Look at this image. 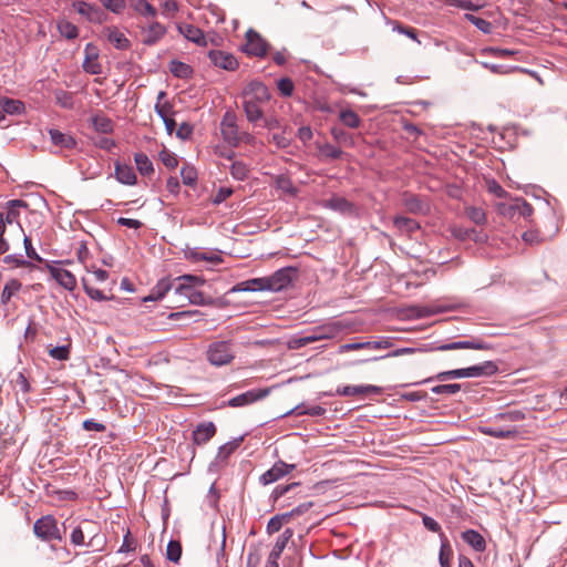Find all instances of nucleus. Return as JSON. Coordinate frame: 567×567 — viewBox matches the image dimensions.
Masks as SVG:
<instances>
[{
  "instance_id": "603ef678",
  "label": "nucleus",
  "mask_w": 567,
  "mask_h": 567,
  "mask_svg": "<svg viewBox=\"0 0 567 567\" xmlns=\"http://www.w3.org/2000/svg\"><path fill=\"white\" fill-rule=\"evenodd\" d=\"M525 419V414L522 411H508L504 413H498L494 416L495 421H505V422H519Z\"/></svg>"
},
{
  "instance_id": "f257e3e1",
  "label": "nucleus",
  "mask_w": 567,
  "mask_h": 567,
  "mask_svg": "<svg viewBox=\"0 0 567 567\" xmlns=\"http://www.w3.org/2000/svg\"><path fill=\"white\" fill-rule=\"evenodd\" d=\"M243 107L248 122L256 124L264 118L262 106L270 100L268 87L258 81L250 82L243 91Z\"/></svg>"
},
{
  "instance_id": "a211bd4d",
  "label": "nucleus",
  "mask_w": 567,
  "mask_h": 567,
  "mask_svg": "<svg viewBox=\"0 0 567 567\" xmlns=\"http://www.w3.org/2000/svg\"><path fill=\"white\" fill-rule=\"evenodd\" d=\"M338 333L334 324H323L313 328L308 334L303 336L306 346L326 339H332Z\"/></svg>"
},
{
  "instance_id": "3c124183",
  "label": "nucleus",
  "mask_w": 567,
  "mask_h": 567,
  "mask_svg": "<svg viewBox=\"0 0 567 567\" xmlns=\"http://www.w3.org/2000/svg\"><path fill=\"white\" fill-rule=\"evenodd\" d=\"M167 559L173 563H178L182 556V546L179 542L171 540L166 548Z\"/></svg>"
},
{
  "instance_id": "2f4dec72",
  "label": "nucleus",
  "mask_w": 567,
  "mask_h": 567,
  "mask_svg": "<svg viewBox=\"0 0 567 567\" xmlns=\"http://www.w3.org/2000/svg\"><path fill=\"white\" fill-rule=\"evenodd\" d=\"M0 107L2 113L20 114L24 110V104L19 100L0 97Z\"/></svg>"
},
{
  "instance_id": "aec40b11",
  "label": "nucleus",
  "mask_w": 567,
  "mask_h": 567,
  "mask_svg": "<svg viewBox=\"0 0 567 567\" xmlns=\"http://www.w3.org/2000/svg\"><path fill=\"white\" fill-rule=\"evenodd\" d=\"M216 434V426L213 422L199 423L193 431V443L195 445L206 444Z\"/></svg>"
},
{
  "instance_id": "f03ea898",
  "label": "nucleus",
  "mask_w": 567,
  "mask_h": 567,
  "mask_svg": "<svg viewBox=\"0 0 567 567\" xmlns=\"http://www.w3.org/2000/svg\"><path fill=\"white\" fill-rule=\"evenodd\" d=\"M219 127L223 141L230 147H238L240 144L255 145L256 143L252 134L239 130L237 115L231 110L225 112Z\"/></svg>"
},
{
  "instance_id": "69168bd1",
  "label": "nucleus",
  "mask_w": 567,
  "mask_h": 567,
  "mask_svg": "<svg viewBox=\"0 0 567 567\" xmlns=\"http://www.w3.org/2000/svg\"><path fill=\"white\" fill-rule=\"evenodd\" d=\"M404 205L411 213H420L423 210L422 202L414 195L405 197Z\"/></svg>"
},
{
  "instance_id": "2eb2a0df",
  "label": "nucleus",
  "mask_w": 567,
  "mask_h": 567,
  "mask_svg": "<svg viewBox=\"0 0 567 567\" xmlns=\"http://www.w3.org/2000/svg\"><path fill=\"white\" fill-rule=\"evenodd\" d=\"M204 284L200 277L184 275L173 282V290L176 295L183 296L186 299L189 298L190 293L195 290V286Z\"/></svg>"
},
{
  "instance_id": "412c9836",
  "label": "nucleus",
  "mask_w": 567,
  "mask_h": 567,
  "mask_svg": "<svg viewBox=\"0 0 567 567\" xmlns=\"http://www.w3.org/2000/svg\"><path fill=\"white\" fill-rule=\"evenodd\" d=\"M177 29L188 41H192L199 47L207 45L206 37L199 28L189 23H181Z\"/></svg>"
},
{
  "instance_id": "37998d69",
  "label": "nucleus",
  "mask_w": 567,
  "mask_h": 567,
  "mask_svg": "<svg viewBox=\"0 0 567 567\" xmlns=\"http://www.w3.org/2000/svg\"><path fill=\"white\" fill-rule=\"evenodd\" d=\"M187 257L194 261L206 260V261H209L213 264H217V262L221 261L220 257L217 254L204 252V251H199V250H190L187 254Z\"/></svg>"
},
{
  "instance_id": "774afa93",
  "label": "nucleus",
  "mask_w": 567,
  "mask_h": 567,
  "mask_svg": "<svg viewBox=\"0 0 567 567\" xmlns=\"http://www.w3.org/2000/svg\"><path fill=\"white\" fill-rule=\"evenodd\" d=\"M277 87L284 96H290L295 86L290 79L282 78L277 82Z\"/></svg>"
},
{
  "instance_id": "39448f33",
  "label": "nucleus",
  "mask_w": 567,
  "mask_h": 567,
  "mask_svg": "<svg viewBox=\"0 0 567 567\" xmlns=\"http://www.w3.org/2000/svg\"><path fill=\"white\" fill-rule=\"evenodd\" d=\"M208 362L215 367L229 364L235 359V351L230 341H214L206 351Z\"/></svg>"
},
{
  "instance_id": "864d4df0",
  "label": "nucleus",
  "mask_w": 567,
  "mask_h": 567,
  "mask_svg": "<svg viewBox=\"0 0 567 567\" xmlns=\"http://www.w3.org/2000/svg\"><path fill=\"white\" fill-rule=\"evenodd\" d=\"M82 284H83V288H84V291L86 292V295L93 299V300H97V301H103V300H107L109 298L103 293V291H101L100 289H96L94 287H92L89 282V279L86 278H82Z\"/></svg>"
},
{
  "instance_id": "49530a36",
  "label": "nucleus",
  "mask_w": 567,
  "mask_h": 567,
  "mask_svg": "<svg viewBox=\"0 0 567 567\" xmlns=\"http://www.w3.org/2000/svg\"><path fill=\"white\" fill-rule=\"evenodd\" d=\"M276 186L278 189H281L284 193L289 194L291 196L297 195V188L292 184L291 179L287 176L280 175L276 179Z\"/></svg>"
},
{
  "instance_id": "0eeeda50",
  "label": "nucleus",
  "mask_w": 567,
  "mask_h": 567,
  "mask_svg": "<svg viewBox=\"0 0 567 567\" xmlns=\"http://www.w3.org/2000/svg\"><path fill=\"white\" fill-rule=\"evenodd\" d=\"M246 42L243 51L249 56L264 58L269 50V43L255 30L249 29L246 32Z\"/></svg>"
},
{
  "instance_id": "ddd939ff",
  "label": "nucleus",
  "mask_w": 567,
  "mask_h": 567,
  "mask_svg": "<svg viewBox=\"0 0 567 567\" xmlns=\"http://www.w3.org/2000/svg\"><path fill=\"white\" fill-rule=\"evenodd\" d=\"M383 389L378 385H344L336 390V394L340 396H364V395H379Z\"/></svg>"
},
{
  "instance_id": "0e129e2a",
  "label": "nucleus",
  "mask_w": 567,
  "mask_h": 567,
  "mask_svg": "<svg viewBox=\"0 0 567 567\" xmlns=\"http://www.w3.org/2000/svg\"><path fill=\"white\" fill-rule=\"evenodd\" d=\"M159 159L162 161V163L167 167V168H175L177 165H178V161H177V157L174 153L167 151V150H163L161 153H159Z\"/></svg>"
},
{
  "instance_id": "4c0bfd02",
  "label": "nucleus",
  "mask_w": 567,
  "mask_h": 567,
  "mask_svg": "<svg viewBox=\"0 0 567 567\" xmlns=\"http://www.w3.org/2000/svg\"><path fill=\"white\" fill-rule=\"evenodd\" d=\"M171 289H173V282H169L168 280H161L158 284L154 287L151 295L146 297L144 300H159L162 299Z\"/></svg>"
},
{
  "instance_id": "8fccbe9b",
  "label": "nucleus",
  "mask_w": 567,
  "mask_h": 567,
  "mask_svg": "<svg viewBox=\"0 0 567 567\" xmlns=\"http://www.w3.org/2000/svg\"><path fill=\"white\" fill-rule=\"evenodd\" d=\"M466 215L476 225H483L486 221V214L481 207H467Z\"/></svg>"
},
{
  "instance_id": "bf43d9fd",
  "label": "nucleus",
  "mask_w": 567,
  "mask_h": 567,
  "mask_svg": "<svg viewBox=\"0 0 567 567\" xmlns=\"http://www.w3.org/2000/svg\"><path fill=\"white\" fill-rule=\"evenodd\" d=\"M182 181L185 185L193 186L197 181V172L192 166H183L181 169Z\"/></svg>"
},
{
  "instance_id": "20e7f679",
  "label": "nucleus",
  "mask_w": 567,
  "mask_h": 567,
  "mask_svg": "<svg viewBox=\"0 0 567 567\" xmlns=\"http://www.w3.org/2000/svg\"><path fill=\"white\" fill-rule=\"evenodd\" d=\"M71 544L74 546H89L104 545V539L99 536V526L95 522L83 520L81 524L73 527L70 536Z\"/></svg>"
},
{
  "instance_id": "9d476101",
  "label": "nucleus",
  "mask_w": 567,
  "mask_h": 567,
  "mask_svg": "<svg viewBox=\"0 0 567 567\" xmlns=\"http://www.w3.org/2000/svg\"><path fill=\"white\" fill-rule=\"evenodd\" d=\"M142 42L146 45H153L158 42L166 33V28L154 21H144L141 24Z\"/></svg>"
},
{
  "instance_id": "58836bf2",
  "label": "nucleus",
  "mask_w": 567,
  "mask_h": 567,
  "mask_svg": "<svg viewBox=\"0 0 567 567\" xmlns=\"http://www.w3.org/2000/svg\"><path fill=\"white\" fill-rule=\"evenodd\" d=\"M134 161H135L137 171L142 175H150L153 173V171H154L153 164L146 154L136 153L134 155Z\"/></svg>"
},
{
  "instance_id": "7c9ffc66",
  "label": "nucleus",
  "mask_w": 567,
  "mask_h": 567,
  "mask_svg": "<svg viewBox=\"0 0 567 567\" xmlns=\"http://www.w3.org/2000/svg\"><path fill=\"white\" fill-rule=\"evenodd\" d=\"M56 28L61 37L68 40H74L79 37L78 27L68 21L66 19H61L56 22Z\"/></svg>"
},
{
  "instance_id": "b1692460",
  "label": "nucleus",
  "mask_w": 567,
  "mask_h": 567,
  "mask_svg": "<svg viewBox=\"0 0 567 567\" xmlns=\"http://www.w3.org/2000/svg\"><path fill=\"white\" fill-rule=\"evenodd\" d=\"M460 349L489 350L491 346L483 341H455L451 343L441 344L435 348V350L439 351H450Z\"/></svg>"
},
{
  "instance_id": "680f3d73",
  "label": "nucleus",
  "mask_w": 567,
  "mask_h": 567,
  "mask_svg": "<svg viewBox=\"0 0 567 567\" xmlns=\"http://www.w3.org/2000/svg\"><path fill=\"white\" fill-rule=\"evenodd\" d=\"M102 6L113 13H122L126 7L125 0H100Z\"/></svg>"
},
{
  "instance_id": "1a4fd4ad",
  "label": "nucleus",
  "mask_w": 567,
  "mask_h": 567,
  "mask_svg": "<svg viewBox=\"0 0 567 567\" xmlns=\"http://www.w3.org/2000/svg\"><path fill=\"white\" fill-rule=\"evenodd\" d=\"M295 271L291 268H282L269 277H262L264 288L269 291H280L292 282Z\"/></svg>"
},
{
  "instance_id": "c756f323",
  "label": "nucleus",
  "mask_w": 567,
  "mask_h": 567,
  "mask_svg": "<svg viewBox=\"0 0 567 567\" xmlns=\"http://www.w3.org/2000/svg\"><path fill=\"white\" fill-rule=\"evenodd\" d=\"M91 123L94 130L99 133L109 134L113 132V122L104 114H96L92 116Z\"/></svg>"
},
{
  "instance_id": "de8ad7c7",
  "label": "nucleus",
  "mask_w": 567,
  "mask_h": 567,
  "mask_svg": "<svg viewBox=\"0 0 567 567\" xmlns=\"http://www.w3.org/2000/svg\"><path fill=\"white\" fill-rule=\"evenodd\" d=\"M296 413L297 415L308 414L311 416H321L326 413V409L320 405H313L308 409H303L302 405L296 406L293 410L288 412L287 414Z\"/></svg>"
},
{
  "instance_id": "72a5a7b5",
  "label": "nucleus",
  "mask_w": 567,
  "mask_h": 567,
  "mask_svg": "<svg viewBox=\"0 0 567 567\" xmlns=\"http://www.w3.org/2000/svg\"><path fill=\"white\" fill-rule=\"evenodd\" d=\"M534 208L530 204H528L525 200H515L509 207L508 213L514 216L515 214L524 217L529 218L533 215Z\"/></svg>"
},
{
  "instance_id": "473e14b6",
  "label": "nucleus",
  "mask_w": 567,
  "mask_h": 567,
  "mask_svg": "<svg viewBox=\"0 0 567 567\" xmlns=\"http://www.w3.org/2000/svg\"><path fill=\"white\" fill-rule=\"evenodd\" d=\"M393 223L398 230L405 234H412L420 228L416 220L408 217L398 216L394 218Z\"/></svg>"
},
{
  "instance_id": "7ed1b4c3",
  "label": "nucleus",
  "mask_w": 567,
  "mask_h": 567,
  "mask_svg": "<svg viewBox=\"0 0 567 567\" xmlns=\"http://www.w3.org/2000/svg\"><path fill=\"white\" fill-rule=\"evenodd\" d=\"M497 372V365L493 361H485L481 364L472 365L468 368L454 369L437 373L435 377L427 378L416 384L436 381H446L452 379L462 378H478L483 375H493Z\"/></svg>"
},
{
  "instance_id": "c03bdc74",
  "label": "nucleus",
  "mask_w": 567,
  "mask_h": 567,
  "mask_svg": "<svg viewBox=\"0 0 567 567\" xmlns=\"http://www.w3.org/2000/svg\"><path fill=\"white\" fill-rule=\"evenodd\" d=\"M293 536V530L291 528H286L282 534L278 537L274 548L271 549L272 553H276L278 555H281L285 550L288 542Z\"/></svg>"
},
{
  "instance_id": "5fc2aeb1",
  "label": "nucleus",
  "mask_w": 567,
  "mask_h": 567,
  "mask_svg": "<svg viewBox=\"0 0 567 567\" xmlns=\"http://www.w3.org/2000/svg\"><path fill=\"white\" fill-rule=\"evenodd\" d=\"M240 441L241 439L221 445L217 453V460L225 461L239 446Z\"/></svg>"
},
{
  "instance_id": "cd10ccee",
  "label": "nucleus",
  "mask_w": 567,
  "mask_h": 567,
  "mask_svg": "<svg viewBox=\"0 0 567 567\" xmlns=\"http://www.w3.org/2000/svg\"><path fill=\"white\" fill-rule=\"evenodd\" d=\"M462 539L476 551H484L486 549V542L477 530L467 529L463 532Z\"/></svg>"
},
{
  "instance_id": "a18cd8bd",
  "label": "nucleus",
  "mask_w": 567,
  "mask_h": 567,
  "mask_svg": "<svg viewBox=\"0 0 567 567\" xmlns=\"http://www.w3.org/2000/svg\"><path fill=\"white\" fill-rule=\"evenodd\" d=\"M83 69L85 72L90 74H100L102 69L101 64L97 61V54H86V58L83 62Z\"/></svg>"
},
{
  "instance_id": "393cba45",
  "label": "nucleus",
  "mask_w": 567,
  "mask_h": 567,
  "mask_svg": "<svg viewBox=\"0 0 567 567\" xmlns=\"http://www.w3.org/2000/svg\"><path fill=\"white\" fill-rule=\"evenodd\" d=\"M49 135L52 144L60 150H71L76 145V142L72 135L63 133L59 130L50 128Z\"/></svg>"
},
{
  "instance_id": "a878e982",
  "label": "nucleus",
  "mask_w": 567,
  "mask_h": 567,
  "mask_svg": "<svg viewBox=\"0 0 567 567\" xmlns=\"http://www.w3.org/2000/svg\"><path fill=\"white\" fill-rule=\"evenodd\" d=\"M131 8L144 18V21L154 20L157 16V10L146 0H131Z\"/></svg>"
},
{
  "instance_id": "9b49d317",
  "label": "nucleus",
  "mask_w": 567,
  "mask_h": 567,
  "mask_svg": "<svg viewBox=\"0 0 567 567\" xmlns=\"http://www.w3.org/2000/svg\"><path fill=\"white\" fill-rule=\"evenodd\" d=\"M270 393V388L266 389H254L245 393L238 394L228 400L227 405L230 408H241L252 404L259 400L265 399Z\"/></svg>"
},
{
  "instance_id": "dca6fc26",
  "label": "nucleus",
  "mask_w": 567,
  "mask_h": 567,
  "mask_svg": "<svg viewBox=\"0 0 567 567\" xmlns=\"http://www.w3.org/2000/svg\"><path fill=\"white\" fill-rule=\"evenodd\" d=\"M478 431L485 435L503 439V440H516L519 437V430L516 426H493V425H481Z\"/></svg>"
},
{
  "instance_id": "4468645a",
  "label": "nucleus",
  "mask_w": 567,
  "mask_h": 567,
  "mask_svg": "<svg viewBox=\"0 0 567 567\" xmlns=\"http://www.w3.org/2000/svg\"><path fill=\"white\" fill-rule=\"evenodd\" d=\"M208 58L215 66L226 71H235L239 66L235 55L226 51L210 50L208 52Z\"/></svg>"
},
{
  "instance_id": "6ab92c4d",
  "label": "nucleus",
  "mask_w": 567,
  "mask_h": 567,
  "mask_svg": "<svg viewBox=\"0 0 567 567\" xmlns=\"http://www.w3.org/2000/svg\"><path fill=\"white\" fill-rule=\"evenodd\" d=\"M102 33L117 50H127L131 47V42L126 35L115 27H106Z\"/></svg>"
},
{
  "instance_id": "052dcab7",
  "label": "nucleus",
  "mask_w": 567,
  "mask_h": 567,
  "mask_svg": "<svg viewBox=\"0 0 567 567\" xmlns=\"http://www.w3.org/2000/svg\"><path fill=\"white\" fill-rule=\"evenodd\" d=\"M445 3L467 11H478L482 8V6L475 4L471 0H446Z\"/></svg>"
},
{
  "instance_id": "09e8293b",
  "label": "nucleus",
  "mask_w": 567,
  "mask_h": 567,
  "mask_svg": "<svg viewBox=\"0 0 567 567\" xmlns=\"http://www.w3.org/2000/svg\"><path fill=\"white\" fill-rule=\"evenodd\" d=\"M320 154L329 159H338L342 156L343 152L341 148L336 147L329 143L322 144L319 146Z\"/></svg>"
},
{
  "instance_id": "79ce46f5",
  "label": "nucleus",
  "mask_w": 567,
  "mask_h": 567,
  "mask_svg": "<svg viewBox=\"0 0 567 567\" xmlns=\"http://www.w3.org/2000/svg\"><path fill=\"white\" fill-rule=\"evenodd\" d=\"M169 70L175 76L181 79H186L190 76V74L193 73L192 68L188 64L181 61H172Z\"/></svg>"
},
{
  "instance_id": "6e6552de",
  "label": "nucleus",
  "mask_w": 567,
  "mask_h": 567,
  "mask_svg": "<svg viewBox=\"0 0 567 567\" xmlns=\"http://www.w3.org/2000/svg\"><path fill=\"white\" fill-rule=\"evenodd\" d=\"M72 8L91 23L102 24L106 21V13L96 4L85 1H73Z\"/></svg>"
},
{
  "instance_id": "f3484780",
  "label": "nucleus",
  "mask_w": 567,
  "mask_h": 567,
  "mask_svg": "<svg viewBox=\"0 0 567 567\" xmlns=\"http://www.w3.org/2000/svg\"><path fill=\"white\" fill-rule=\"evenodd\" d=\"M48 270L51 277L66 290L72 291L76 287V279L71 271L58 266H48Z\"/></svg>"
},
{
  "instance_id": "e2e57ef3",
  "label": "nucleus",
  "mask_w": 567,
  "mask_h": 567,
  "mask_svg": "<svg viewBox=\"0 0 567 567\" xmlns=\"http://www.w3.org/2000/svg\"><path fill=\"white\" fill-rule=\"evenodd\" d=\"M135 549H136V543L131 537L130 530H127L126 534L124 535L123 543H122L121 547L117 549L116 554L120 555V554L131 553V551H135Z\"/></svg>"
},
{
  "instance_id": "e433bc0d",
  "label": "nucleus",
  "mask_w": 567,
  "mask_h": 567,
  "mask_svg": "<svg viewBox=\"0 0 567 567\" xmlns=\"http://www.w3.org/2000/svg\"><path fill=\"white\" fill-rule=\"evenodd\" d=\"M339 118L343 125L350 128H358L361 124L360 116L352 110H341Z\"/></svg>"
},
{
  "instance_id": "ea45409f",
  "label": "nucleus",
  "mask_w": 567,
  "mask_h": 567,
  "mask_svg": "<svg viewBox=\"0 0 567 567\" xmlns=\"http://www.w3.org/2000/svg\"><path fill=\"white\" fill-rule=\"evenodd\" d=\"M54 100L58 105H60L63 109L71 110L74 106L73 102V95L72 93L64 91V90H55L54 91Z\"/></svg>"
},
{
  "instance_id": "f8f14e48",
  "label": "nucleus",
  "mask_w": 567,
  "mask_h": 567,
  "mask_svg": "<svg viewBox=\"0 0 567 567\" xmlns=\"http://www.w3.org/2000/svg\"><path fill=\"white\" fill-rule=\"evenodd\" d=\"M295 464H287L282 461L276 462L271 468L266 471L259 478V482L262 485H269L278 480L282 478L285 475L289 474L292 470H295Z\"/></svg>"
},
{
  "instance_id": "f704fd0d",
  "label": "nucleus",
  "mask_w": 567,
  "mask_h": 567,
  "mask_svg": "<svg viewBox=\"0 0 567 567\" xmlns=\"http://www.w3.org/2000/svg\"><path fill=\"white\" fill-rule=\"evenodd\" d=\"M452 556V547L444 534H441V547L439 553V561L441 567H451L450 558Z\"/></svg>"
},
{
  "instance_id": "13d9d810",
  "label": "nucleus",
  "mask_w": 567,
  "mask_h": 567,
  "mask_svg": "<svg viewBox=\"0 0 567 567\" xmlns=\"http://www.w3.org/2000/svg\"><path fill=\"white\" fill-rule=\"evenodd\" d=\"M230 174L234 178L238 181H244L248 174V167L243 162H234L230 165Z\"/></svg>"
},
{
  "instance_id": "423d86ee",
  "label": "nucleus",
  "mask_w": 567,
  "mask_h": 567,
  "mask_svg": "<svg viewBox=\"0 0 567 567\" xmlns=\"http://www.w3.org/2000/svg\"><path fill=\"white\" fill-rule=\"evenodd\" d=\"M33 533L42 542L62 540L58 522L52 515H45L37 519L33 524Z\"/></svg>"
},
{
  "instance_id": "6e6d98bb",
  "label": "nucleus",
  "mask_w": 567,
  "mask_h": 567,
  "mask_svg": "<svg viewBox=\"0 0 567 567\" xmlns=\"http://www.w3.org/2000/svg\"><path fill=\"white\" fill-rule=\"evenodd\" d=\"M49 355L55 360L65 361L70 358V347L69 346L50 347Z\"/></svg>"
},
{
  "instance_id": "5701e85b",
  "label": "nucleus",
  "mask_w": 567,
  "mask_h": 567,
  "mask_svg": "<svg viewBox=\"0 0 567 567\" xmlns=\"http://www.w3.org/2000/svg\"><path fill=\"white\" fill-rule=\"evenodd\" d=\"M323 207L330 208L344 215L355 214L354 205L341 196H332L330 199L324 200Z\"/></svg>"
},
{
  "instance_id": "a19ab883",
  "label": "nucleus",
  "mask_w": 567,
  "mask_h": 567,
  "mask_svg": "<svg viewBox=\"0 0 567 567\" xmlns=\"http://www.w3.org/2000/svg\"><path fill=\"white\" fill-rule=\"evenodd\" d=\"M464 19L474 24L480 31H482L485 34L492 32V23L485 19L478 18L472 13H465Z\"/></svg>"
},
{
  "instance_id": "c85d7f7f",
  "label": "nucleus",
  "mask_w": 567,
  "mask_h": 567,
  "mask_svg": "<svg viewBox=\"0 0 567 567\" xmlns=\"http://www.w3.org/2000/svg\"><path fill=\"white\" fill-rule=\"evenodd\" d=\"M264 279L254 278L246 281H241L229 289V293L241 292V291H264Z\"/></svg>"
},
{
  "instance_id": "4be33fe9",
  "label": "nucleus",
  "mask_w": 567,
  "mask_h": 567,
  "mask_svg": "<svg viewBox=\"0 0 567 567\" xmlns=\"http://www.w3.org/2000/svg\"><path fill=\"white\" fill-rule=\"evenodd\" d=\"M22 206H27V204L23 200H9L6 207L2 210H0V215H2V218L8 225L17 224L18 226H20L18 220L20 216L19 208Z\"/></svg>"
},
{
  "instance_id": "c9c22d12",
  "label": "nucleus",
  "mask_w": 567,
  "mask_h": 567,
  "mask_svg": "<svg viewBox=\"0 0 567 567\" xmlns=\"http://www.w3.org/2000/svg\"><path fill=\"white\" fill-rule=\"evenodd\" d=\"M21 287V282L17 279L7 281L1 292V302L7 305L12 296L20 291Z\"/></svg>"
},
{
  "instance_id": "bb28decb",
  "label": "nucleus",
  "mask_w": 567,
  "mask_h": 567,
  "mask_svg": "<svg viewBox=\"0 0 567 567\" xmlns=\"http://www.w3.org/2000/svg\"><path fill=\"white\" fill-rule=\"evenodd\" d=\"M116 179L125 185L136 184V174L131 165L116 163L115 165Z\"/></svg>"
},
{
  "instance_id": "338daca9",
  "label": "nucleus",
  "mask_w": 567,
  "mask_h": 567,
  "mask_svg": "<svg viewBox=\"0 0 567 567\" xmlns=\"http://www.w3.org/2000/svg\"><path fill=\"white\" fill-rule=\"evenodd\" d=\"M155 112L163 120L165 117L173 116V105L168 101H164V103L155 104Z\"/></svg>"
},
{
  "instance_id": "4d7b16f0",
  "label": "nucleus",
  "mask_w": 567,
  "mask_h": 567,
  "mask_svg": "<svg viewBox=\"0 0 567 567\" xmlns=\"http://www.w3.org/2000/svg\"><path fill=\"white\" fill-rule=\"evenodd\" d=\"M461 390V385L457 383L451 384H440L435 385L431 389V392L434 394H447L453 395L456 394Z\"/></svg>"
}]
</instances>
